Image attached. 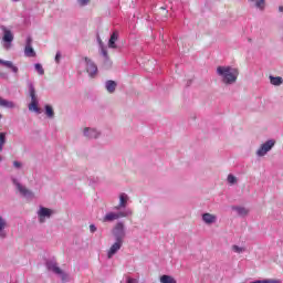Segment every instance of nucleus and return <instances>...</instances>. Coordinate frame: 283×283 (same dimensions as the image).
<instances>
[{
	"label": "nucleus",
	"instance_id": "obj_1",
	"mask_svg": "<svg viewBox=\"0 0 283 283\" xmlns=\"http://www.w3.org/2000/svg\"><path fill=\"white\" fill-rule=\"evenodd\" d=\"M217 76H219L223 85H235L240 76V70L231 65H220L217 67Z\"/></svg>",
	"mask_w": 283,
	"mask_h": 283
},
{
	"label": "nucleus",
	"instance_id": "obj_2",
	"mask_svg": "<svg viewBox=\"0 0 283 283\" xmlns=\"http://www.w3.org/2000/svg\"><path fill=\"white\" fill-rule=\"evenodd\" d=\"M132 216H134L132 209H124L117 212L111 211L103 217L102 222H114L115 220H120V218H132Z\"/></svg>",
	"mask_w": 283,
	"mask_h": 283
},
{
	"label": "nucleus",
	"instance_id": "obj_3",
	"mask_svg": "<svg viewBox=\"0 0 283 283\" xmlns=\"http://www.w3.org/2000/svg\"><path fill=\"white\" fill-rule=\"evenodd\" d=\"M112 235L115 240L125 242V238H127V228L125 227V222H116L112 229Z\"/></svg>",
	"mask_w": 283,
	"mask_h": 283
},
{
	"label": "nucleus",
	"instance_id": "obj_4",
	"mask_svg": "<svg viewBox=\"0 0 283 283\" xmlns=\"http://www.w3.org/2000/svg\"><path fill=\"white\" fill-rule=\"evenodd\" d=\"M46 269L48 271H51V273H54V275H59L62 282H70V274L60 269L59 263L55 261H48Z\"/></svg>",
	"mask_w": 283,
	"mask_h": 283
},
{
	"label": "nucleus",
	"instance_id": "obj_5",
	"mask_svg": "<svg viewBox=\"0 0 283 283\" xmlns=\"http://www.w3.org/2000/svg\"><path fill=\"white\" fill-rule=\"evenodd\" d=\"M82 136H84L86 140H98V138L103 136V132L96 127H84L82 128Z\"/></svg>",
	"mask_w": 283,
	"mask_h": 283
},
{
	"label": "nucleus",
	"instance_id": "obj_6",
	"mask_svg": "<svg viewBox=\"0 0 283 283\" xmlns=\"http://www.w3.org/2000/svg\"><path fill=\"white\" fill-rule=\"evenodd\" d=\"M2 40L1 44L4 50H10L12 48V41H14V34L12 31H10L8 28L3 27L2 28Z\"/></svg>",
	"mask_w": 283,
	"mask_h": 283
},
{
	"label": "nucleus",
	"instance_id": "obj_7",
	"mask_svg": "<svg viewBox=\"0 0 283 283\" xmlns=\"http://www.w3.org/2000/svg\"><path fill=\"white\" fill-rule=\"evenodd\" d=\"M36 213L40 224H43L46 220H50L52 216H54V210L41 206Z\"/></svg>",
	"mask_w": 283,
	"mask_h": 283
},
{
	"label": "nucleus",
	"instance_id": "obj_8",
	"mask_svg": "<svg viewBox=\"0 0 283 283\" xmlns=\"http://www.w3.org/2000/svg\"><path fill=\"white\" fill-rule=\"evenodd\" d=\"M83 61L85 63V70L88 76L94 78L98 74V66H96V63H94V61L87 56L83 57Z\"/></svg>",
	"mask_w": 283,
	"mask_h": 283
},
{
	"label": "nucleus",
	"instance_id": "obj_9",
	"mask_svg": "<svg viewBox=\"0 0 283 283\" xmlns=\"http://www.w3.org/2000/svg\"><path fill=\"white\" fill-rule=\"evenodd\" d=\"M273 147H275V140L269 139L264 144H262L256 150V156H259V158H262V156H266V154H269V151H271Z\"/></svg>",
	"mask_w": 283,
	"mask_h": 283
},
{
	"label": "nucleus",
	"instance_id": "obj_10",
	"mask_svg": "<svg viewBox=\"0 0 283 283\" xmlns=\"http://www.w3.org/2000/svg\"><path fill=\"white\" fill-rule=\"evenodd\" d=\"M201 220L207 227H213V224L218 223V214H213L211 212H203L201 214Z\"/></svg>",
	"mask_w": 283,
	"mask_h": 283
},
{
	"label": "nucleus",
	"instance_id": "obj_11",
	"mask_svg": "<svg viewBox=\"0 0 283 283\" xmlns=\"http://www.w3.org/2000/svg\"><path fill=\"white\" fill-rule=\"evenodd\" d=\"M13 185L15 186V189L21 193V196H24V198H34V192L32 190L28 189L25 186L21 185V182L17 181V179L13 180Z\"/></svg>",
	"mask_w": 283,
	"mask_h": 283
},
{
	"label": "nucleus",
	"instance_id": "obj_12",
	"mask_svg": "<svg viewBox=\"0 0 283 283\" xmlns=\"http://www.w3.org/2000/svg\"><path fill=\"white\" fill-rule=\"evenodd\" d=\"M124 243H125L124 241L115 240V242L111 245V248L107 251L108 260H112V258H114V255L118 253L119 249H123Z\"/></svg>",
	"mask_w": 283,
	"mask_h": 283
},
{
	"label": "nucleus",
	"instance_id": "obj_13",
	"mask_svg": "<svg viewBox=\"0 0 283 283\" xmlns=\"http://www.w3.org/2000/svg\"><path fill=\"white\" fill-rule=\"evenodd\" d=\"M129 202V195L122 192L119 193V203L115 207L116 211H120V209H127V205Z\"/></svg>",
	"mask_w": 283,
	"mask_h": 283
},
{
	"label": "nucleus",
	"instance_id": "obj_14",
	"mask_svg": "<svg viewBox=\"0 0 283 283\" xmlns=\"http://www.w3.org/2000/svg\"><path fill=\"white\" fill-rule=\"evenodd\" d=\"M27 87L29 90L31 103H39V97L36 96V88H34V83L30 80H27Z\"/></svg>",
	"mask_w": 283,
	"mask_h": 283
},
{
	"label": "nucleus",
	"instance_id": "obj_15",
	"mask_svg": "<svg viewBox=\"0 0 283 283\" xmlns=\"http://www.w3.org/2000/svg\"><path fill=\"white\" fill-rule=\"evenodd\" d=\"M24 54L29 57L36 56V52H34V48H32V36L30 35L27 38L25 41Z\"/></svg>",
	"mask_w": 283,
	"mask_h": 283
},
{
	"label": "nucleus",
	"instance_id": "obj_16",
	"mask_svg": "<svg viewBox=\"0 0 283 283\" xmlns=\"http://www.w3.org/2000/svg\"><path fill=\"white\" fill-rule=\"evenodd\" d=\"M6 229H8V220L0 216V240L8 238V231H6Z\"/></svg>",
	"mask_w": 283,
	"mask_h": 283
},
{
	"label": "nucleus",
	"instance_id": "obj_17",
	"mask_svg": "<svg viewBox=\"0 0 283 283\" xmlns=\"http://www.w3.org/2000/svg\"><path fill=\"white\" fill-rule=\"evenodd\" d=\"M116 87H118V83L114 80H108L105 82V90L108 94H114L116 92Z\"/></svg>",
	"mask_w": 283,
	"mask_h": 283
},
{
	"label": "nucleus",
	"instance_id": "obj_18",
	"mask_svg": "<svg viewBox=\"0 0 283 283\" xmlns=\"http://www.w3.org/2000/svg\"><path fill=\"white\" fill-rule=\"evenodd\" d=\"M99 50L104 59V65H107V67H112V60L109 59V53L107 52V48L102 46L99 48Z\"/></svg>",
	"mask_w": 283,
	"mask_h": 283
},
{
	"label": "nucleus",
	"instance_id": "obj_19",
	"mask_svg": "<svg viewBox=\"0 0 283 283\" xmlns=\"http://www.w3.org/2000/svg\"><path fill=\"white\" fill-rule=\"evenodd\" d=\"M232 211H235L240 218H245V216H249V209L240 206H232Z\"/></svg>",
	"mask_w": 283,
	"mask_h": 283
},
{
	"label": "nucleus",
	"instance_id": "obj_20",
	"mask_svg": "<svg viewBox=\"0 0 283 283\" xmlns=\"http://www.w3.org/2000/svg\"><path fill=\"white\" fill-rule=\"evenodd\" d=\"M0 65L8 67V70H11L13 74H17L19 72V67H17L14 63H12V61L0 60Z\"/></svg>",
	"mask_w": 283,
	"mask_h": 283
},
{
	"label": "nucleus",
	"instance_id": "obj_21",
	"mask_svg": "<svg viewBox=\"0 0 283 283\" xmlns=\"http://www.w3.org/2000/svg\"><path fill=\"white\" fill-rule=\"evenodd\" d=\"M0 107H4L6 109H14V107H17V104H14V102L12 101L0 97Z\"/></svg>",
	"mask_w": 283,
	"mask_h": 283
},
{
	"label": "nucleus",
	"instance_id": "obj_22",
	"mask_svg": "<svg viewBox=\"0 0 283 283\" xmlns=\"http://www.w3.org/2000/svg\"><path fill=\"white\" fill-rule=\"evenodd\" d=\"M116 41H118V32H113L109 40H108V48H111L112 50H116V48H118L116 45Z\"/></svg>",
	"mask_w": 283,
	"mask_h": 283
},
{
	"label": "nucleus",
	"instance_id": "obj_23",
	"mask_svg": "<svg viewBox=\"0 0 283 283\" xmlns=\"http://www.w3.org/2000/svg\"><path fill=\"white\" fill-rule=\"evenodd\" d=\"M269 78H270L271 85H274L275 87H280V85H282L283 83V78L281 76L270 75Z\"/></svg>",
	"mask_w": 283,
	"mask_h": 283
},
{
	"label": "nucleus",
	"instance_id": "obj_24",
	"mask_svg": "<svg viewBox=\"0 0 283 283\" xmlns=\"http://www.w3.org/2000/svg\"><path fill=\"white\" fill-rule=\"evenodd\" d=\"M159 282L160 283H178V281H176V277L167 274L161 275L159 277Z\"/></svg>",
	"mask_w": 283,
	"mask_h": 283
},
{
	"label": "nucleus",
	"instance_id": "obj_25",
	"mask_svg": "<svg viewBox=\"0 0 283 283\" xmlns=\"http://www.w3.org/2000/svg\"><path fill=\"white\" fill-rule=\"evenodd\" d=\"M29 112H35V114H41V108H39V102H31L29 104Z\"/></svg>",
	"mask_w": 283,
	"mask_h": 283
},
{
	"label": "nucleus",
	"instance_id": "obj_26",
	"mask_svg": "<svg viewBox=\"0 0 283 283\" xmlns=\"http://www.w3.org/2000/svg\"><path fill=\"white\" fill-rule=\"evenodd\" d=\"M250 283H282V281L275 280V279H265V280L252 281Z\"/></svg>",
	"mask_w": 283,
	"mask_h": 283
},
{
	"label": "nucleus",
	"instance_id": "obj_27",
	"mask_svg": "<svg viewBox=\"0 0 283 283\" xmlns=\"http://www.w3.org/2000/svg\"><path fill=\"white\" fill-rule=\"evenodd\" d=\"M44 109L48 118H54V108L51 105H45Z\"/></svg>",
	"mask_w": 283,
	"mask_h": 283
},
{
	"label": "nucleus",
	"instance_id": "obj_28",
	"mask_svg": "<svg viewBox=\"0 0 283 283\" xmlns=\"http://www.w3.org/2000/svg\"><path fill=\"white\" fill-rule=\"evenodd\" d=\"M227 181L229 185H238V177H235L233 174H229L227 177Z\"/></svg>",
	"mask_w": 283,
	"mask_h": 283
},
{
	"label": "nucleus",
	"instance_id": "obj_29",
	"mask_svg": "<svg viewBox=\"0 0 283 283\" xmlns=\"http://www.w3.org/2000/svg\"><path fill=\"white\" fill-rule=\"evenodd\" d=\"M254 1H255L254 3L255 8H258V10L263 11L266 6L265 0H254Z\"/></svg>",
	"mask_w": 283,
	"mask_h": 283
},
{
	"label": "nucleus",
	"instance_id": "obj_30",
	"mask_svg": "<svg viewBox=\"0 0 283 283\" xmlns=\"http://www.w3.org/2000/svg\"><path fill=\"white\" fill-rule=\"evenodd\" d=\"M34 69L40 76H43V74H45V70L43 69V65H41V63L34 64Z\"/></svg>",
	"mask_w": 283,
	"mask_h": 283
},
{
	"label": "nucleus",
	"instance_id": "obj_31",
	"mask_svg": "<svg viewBox=\"0 0 283 283\" xmlns=\"http://www.w3.org/2000/svg\"><path fill=\"white\" fill-rule=\"evenodd\" d=\"M7 133H0V151H3V146L6 145Z\"/></svg>",
	"mask_w": 283,
	"mask_h": 283
},
{
	"label": "nucleus",
	"instance_id": "obj_32",
	"mask_svg": "<svg viewBox=\"0 0 283 283\" xmlns=\"http://www.w3.org/2000/svg\"><path fill=\"white\" fill-rule=\"evenodd\" d=\"M77 1V6H80V8H85L87 7L88 3H91L92 0H76Z\"/></svg>",
	"mask_w": 283,
	"mask_h": 283
},
{
	"label": "nucleus",
	"instance_id": "obj_33",
	"mask_svg": "<svg viewBox=\"0 0 283 283\" xmlns=\"http://www.w3.org/2000/svg\"><path fill=\"white\" fill-rule=\"evenodd\" d=\"M232 251H234V253H244V248L232 245Z\"/></svg>",
	"mask_w": 283,
	"mask_h": 283
},
{
	"label": "nucleus",
	"instance_id": "obj_34",
	"mask_svg": "<svg viewBox=\"0 0 283 283\" xmlns=\"http://www.w3.org/2000/svg\"><path fill=\"white\" fill-rule=\"evenodd\" d=\"M13 167L15 169H21V167H23V164H21V161H13Z\"/></svg>",
	"mask_w": 283,
	"mask_h": 283
},
{
	"label": "nucleus",
	"instance_id": "obj_35",
	"mask_svg": "<svg viewBox=\"0 0 283 283\" xmlns=\"http://www.w3.org/2000/svg\"><path fill=\"white\" fill-rule=\"evenodd\" d=\"M97 43H98V45H99V49H101V48H105V44L103 43V40L101 39L99 35H97Z\"/></svg>",
	"mask_w": 283,
	"mask_h": 283
},
{
	"label": "nucleus",
	"instance_id": "obj_36",
	"mask_svg": "<svg viewBox=\"0 0 283 283\" xmlns=\"http://www.w3.org/2000/svg\"><path fill=\"white\" fill-rule=\"evenodd\" d=\"M90 231H91V233H96V231H97L96 226L95 224H90Z\"/></svg>",
	"mask_w": 283,
	"mask_h": 283
},
{
	"label": "nucleus",
	"instance_id": "obj_37",
	"mask_svg": "<svg viewBox=\"0 0 283 283\" xmlns=\"http://www.w3.org/2000/svg\"><path fill=\"white\" fill-rule=\"evenodd\" d=\"M126 283H138V280L133 277H127Z\"/></svg>",
	"mask_w": 283,
	"mask_h": 283
},
{
	"label": "nucleus",
	"instance_id": "obj_38",
	"mask_svg": "<svg viewBox=\"0 0 283 283\" xmlns=\"http://www.w3.org/2000/svg\"><path fill=\"white\" fill-rule=\"evenodd\" d=\"M60 61H61V52H57L55 55V62L60 63Z\"/></svg>",
	"mask_w": 283,
	"mask_h": 283
},
{
	"label": "nucleus",
	"instance_id": "obj_39",
	"mask_svg": "<svg viewBox=\"0 0 283 283\" xmlns=\"http://www.w3.org/2000/svg\"><path fill=\"white\" fill-rule=\"evenodd\" d=\"M279 12H283V6L279 7Z\"/></svg>",
	"mask_w": 283,
	"mask_h": 283
},
{
	"label": "nucleus",
	"instance_id": "obj_40",
	"mask_svg": "<svg viewBox=\"0 0 283 283\" xmlns=\"http://www.w3.org/2000/svg\"><path fill=\"white\" fill-rule=\"evenodd\" d=\"M250 3H254L255 0H248Z\"/></svg>",
	"mask_w": 283,
	"mask_h": 283
},
{
	"label": "nucleus",
	"instance_id": "obj_41",
	"mask_svg": "<svg viewBox=\"0 0 283 283\" xmlns=\"http://www.w3.org/2000/svg\"><path fill=\"white\" fill-rule=\"evenodd\" d=\"M11 1H13L14 3H17V2H19V1H21V0H11Z\"/></svg>",
	"mask_w": 283,
	"mask_h": 283
},
{
	"label": "nucleus",
	"instance_id": "obj_42",
	"mask_svg": "<svg viewBox=\"0 0 283 283\" xmlns=\"http://www.w3.org/2000/svg\"><path fill=\"white\" fill-rule=\"evenodd\" d=\"M160 9H161V10H167V8H165V7H161Z\"/></svg>",
	"mask_w": 283,
	"mask_h": 283
},
{
	"label": "nucleus",
	"instance_id": "obj_43",
	"mask_svg": "<svg viewBox=\"0 0 283 283\" xmlns=\"http://www.w3.org/2000/svg\"><path fill=\"white\" fill-rule=\"evenodd\" d=\"M1 118H3V115L0 114V120H1Z\"/></svg>",
	"mask_w": 283,
	"mask_h": 283
},
{
	"label": "nucleus",
	"instance_id": "obj_44",
	"mask_svg": "<svg viewBox=\"0 0 283 283\" xmlns=\"http://www.w3.org/2000/svg\"><path fill=\"white\" fill-rule=\"evenodd\" d=\"M0 163H1V157H0Z\"/></svg>",
	"mask_w": 283,
	"mask_h": 283
}]
</instances>
